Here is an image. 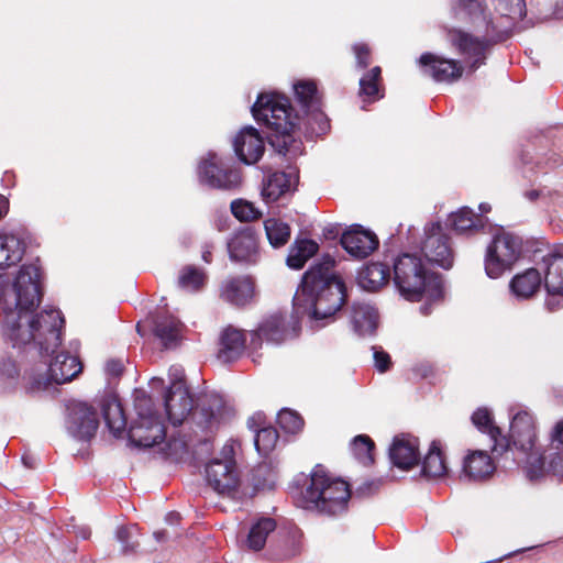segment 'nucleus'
Masks as SVG:
<instances>
[{
    "label": "nucleus",
    "instance_id": "obj_1",
    "mask_svg": "<svg viewBox=\"0 0 563 563\" xmlns=\"http://www.w3.org/2000/svg\"><path fill=\"white\" fill-rule=\"evenodd\" d=\"M41 297L40 268L23 265L11 289L0 299V325L14 346L34 343L41 355H51L60 345L64 318L53 308L34 314Z\"/></svg>",
    "mask_w": 563,
    "mask_h": 563
},
{
    "label": "nucleus",
    "instance_id": "obj_2",
    "mask_svg": "<svg viewBox=\"0 0 563 563\" xmlns=\"http://www.w3.org/2000/svg\"><path fill=\"white\" fill-rule=\"evenodd\" d=\"M335 261L325 255L302 276L294 296L297 316H308L314 321L332 318L345 301L343 282L334 274Z\"/></svg>",
    "mask_w": 563,
    "mask_h": 563
},
{
    "label": "nucleus",
    "instance_id": "obj_3",
    "mask_svg": "<svg viewBox=\"0 0 563 563\" xmlns=\"http://www.w3.org/2000/svg\"><path fill=\"white\" fill-rule=\"evenodd\" d=\"M496 10L500 18L494 21L486 14L483 0H450V15L453 20L483 27L485 37L503 40L510 30L512 21L526 15V0H496Z\"/></svg>",
    "mask_w": 563,
    "mask_h": 563
},
{
    "label": "nucleus",
    "instance_id": "obj_4",
    "mask_svg": "<svg viewBox=\"0 0 563 563\" xmlns=\"http://www.w3.org/2000/svg\"><path fill=\"white\" fill-rule=\"evenodd\" d=\"M394 282L400 295L410 301L426 299L421 312L430 313L429 302L442 298L443 289L440 276L433 273L423 260L415 254L404 253L394 263Z\"/></svg>",
    "mask_w": 563,
    "mask_h": 563
},
{
    "label": "nucleus",
    "instance_id": "obj_5",
    "mask_svg": "<svg viewBox=\"0 0 563 563\" xmlns=\"http://www.w3.org/2000/svg\"><path fill=\"white\" fill-rule=\"evenodd\" d=\"M350 499L349 483L317 466L311 472L310 483L301 493L298 505L324 516L336 517L346 512Z\"/></svg>",
    "mask_w": 563,
    "mask_h": 563
},
{
    "label": "nucleus",
    "instance_id": "obj_6",
    "mask_svg": "<svg viewBox=\"0 0 563 563\" xmlns=\"http://www.w3.org/2000/svg\"><path fill=\"white\" fill-rule=\"evenodd\" d=\"M504 439L505 441L499 445L501 451H507L511 442L516 450L526 455L525 470L530 481H539L547 474L544 456L536 446L534 420L529 412L521 411L514 416L510 422L509 440Z\"/></svg>",
    "mask_w": 563,
    "mask_h": 563
},
{
    "label": "nucleus",
    "instance_id": "obj_7",
    "mask_svg": "<svg viewBox=\"0 0 563 563\" xmlns=\"http://www.w3.org/2000/svg\"><path fill=\"white\" fill-rule=\"evenodd\" d=\"M290 110L288 98L276 92L261 93L252 107L254 119L265 124L276 136L284 137V144L290 137L297 121Z\"/></svg>",
    "mask_w": 563,
    "mask_h": 563
},
{
    "label": "nucleus",
    "instance_id": "obj_8",
    "mask_svg": "<svg viewBox=\"0 0 563 563\" xmlns=\"http://www.w3.org/2000/svg\"><path fill=\"white\" fill-rule=\"evenodd\" d=\"M137 417L129 429V439L140 448H152L161 443L166 435L161 415L154 409L152 399L142 394L135 398Z\"/></svg>",
    "mask_w": 563,
    "mask_h": 563
},
{
    "label": "nucleus",
    "instance_id": "obj_9",
    "mask_svg": "<svg viewBox=\"0 0 563 563\" xmlns=\"http://www.w3.org/2000/svg\"><path fill=\"white\" fill-rule=\"evenodd\" d=\"M521 240L504 230L498 231L487 247L485 271L492 278L511 268L521 254Z\"/></svg>",
    "mask_w": 563,
    "mask_h": 563
},
{
    "label": "nucleus",
    "instance_id": "obj_10",
    "mask_svg": "<svg viewBox=\"0 0 563 563\" xmlns=\"http://www.w3.org/2000/svg\"><path fill=\"white\" fill-rule=\"evenodd\" d=\"M223 459H213L206 467L208 484L219 494L231 496L239 486L234 451L231 444L222 449Z\"/></svg>",
    "mask_w": 563,
    "mask_h": 563
},
{
    "label": "nucleus",
    "instance_id": "obj_11",
    "mask_svg": "<svg viewBox=\"0 0 563 563\" xmlns=\"http://www.w3.org/2000/svg\"><path fill=\"white\" fill-rule=\"evenodd\" d=\"M81 363L78 357L67 353H58L49 363L44 375H36L31 378L30 389L32 391L44 390L52 384L62 385L74 379L81 372Z\"/></svg>",
    "mask_w": 563,
    "mask_h": 563
},
{
    "label": "nucleus",
    "instance_id": "obj_12",
    "mask_svg": "<svg viewBox=\"0 0 563 563\" xmlns=\"http://www.w3.org/2000/svg\"><path fill=\"white\" fill-rule=\"evenodd\" d=\"M420 250L429 263L444 269L452 267L454 260L453 250L450 245L449 236L443 232V228L439 222L429 223L424 227Z\"/></svg>",
    "mask_w": 563,
    "mask_h": 563
},
{
    "label": "nucleus",
    "instance_id": "obj_13",
    "mask_svg": "<svg viewBox=\"0 0 563 563\" xmlns=\"http://www.w3.org/2000/svg\"><path fill=\"white\" fill-rule=\"evenodd\" d=\"M198 177L201 184L211 188L233 189L241 184L239 170L227 167L222 158L212 152L200 161Z\"/></svg>",
    "mask_w": 563,
    "mask_h": 563
},
{
    "label": "nucleus",
    "instance_id": "obj_14",
    "mask_svg": "<svg viewBox=\"0 0 563 563\" xmlns=\"http://www.w3.org/2000/svg\"><path fill=\"white\" fill-rule=\"evenodd\" d=\"M298 317H287L282 313H274L262 321L257 330L252 334L251 343L260 345L263 340L267 343L280 344L289 338H294L299 331Z\"/></svg>",
    "mask_w": 563,
    "mask_h": 563
},
{
    "label": "nucleus",
    "instance_id": "obj_15",
    "mask_svg": "<svg viewBox=\"0 0 563 563\" xmlns=\"http://www.w3.org/2000/svg\"><path fill=\"white\" fill-rule=\"evenodd\" d=\"M66 428L69 434L78 440L91 439L98 428V413L86 402L73 401L68 405Z\"/></svg>",
    "mask_w": 563,
    "mask_h": 563
},
{
    "label": "nucleus",
    "instance_id": "obj_16",
    "mask_svg": "<svg viewBox=\"0 0 563 563\" xmlns=\"http://www.w3.org/2000/svg\"><path fill=\"white\" fill-rule=\"evenodd\" d=\"M233 416V408L222 397L211 395L199 409L194 411L192 419L202 431L213 432Z\"/></svg>",
    "mask_w": 563,
    "mask_h": 563
},
{
    "label": "nucleus",
    "instance_id": "obj_17",
    "mask_svg": "<svg viewBox=\"0 0 563 563\" xmlns=\"http://www.w3.org/2000/svg\"><path fill=\"white\" fill-rule=\"evenodd\" d=\"M192 397L185 383L172 382L165 396V412L173 426L181 424L192 410Z\"/></svg>",
    "mask_w": 563,
    "mask_h": 563
},
{
    "label": "nucleus",
    "instance_id": "obj_18",
    "mask_svg": "<svg viewBox=\"0 0 563 563\" xmlns=\"http://www.w3.org/2000/svg\"><path fill=\"white\" fill-rule=\"evenodd\" d=\"M295 98L301 110L320 124V132L328 129V120L321 111V97L312 80H299L294 84Z\"/></svg>",
    "mask_w": 563,
    "mask_h": 563
},
{
    "label": "nucleus",
    "instance_id": "obj_19",
    "mask_svg": "<svg viewBox=\"0 0 563 563\" xmlns=\"http://www.w3.org/2000/svg\"><path fill=\"white\" fill-rule=\"evenodd\" d=\"M341 245L354 258L362 260L369 256L379 244L377 235L364 229L362 225L354 224L341 236Z\"/></svg>",
    "mask_w": 563,
    "mask_h": 563
},
{
    "label": "nucleus",
    "instance_id": "obj_20",
    "mask_svg": "<svg viewBox=\"0 0 563 563\" xmlns=\"http://www.w3.org/2000/svg\"><path fill=\"white\" fill-rule=\"evenodd\" d=\"M448 40L465 59L472 60L473 70L483 64L488 47L487 40H481L457 29L448 31Z\"/></svg>",
    "mask_w": 563,
    "mask_h": 563
},
{
    "label": "nucleus",
    "instance_id": "obj_21",
    "mask_svg": "<svg viewBox=\"0 0 563 563\" xmlns=\"http://www.w3.org/2000/svg\"><path fill=\"white\" fill-rule=\"evenodd\" d=\"M423 73L438 82H453L463 73L462 66L453 59L442 58L431 53H424L419 58Z\"/></svg>",
    "mask_w": 563,
    "mask_h": 563
},
{
    "label": "nucleus",
    "instance_id": "obj_22",
    "mask_svg": "<svg viewBox=\"0 0 563 563\" xmlns=\"http://www.w3.org/2000/svg\"><path fill=\"white\" fill-rule=\"evenodd\" d=\"M234 151L241 162L251 165L256 163L264 153V141L253 126L240 131L233 142Z\"/></svg>",
    "mask_w": 563,
    "mask_h": 563
},
{
    "label": "nucleus",
    "instance_id": "obj_23",
    "mask_svg": "<svg viewBox=\"0 0 563 563\" xmlns=\"http://www.w3.org/2000/svg\"><path fill=\"white\" fill-rule=\"evenodd\" d=\"M230 258L235 262L255 263L257 241L251 230L240 231L228 243Z\"/></svg>",
    "mask_w": 563,
    "mask_h": 563
},
{
    "label": "nucleus",
    "instance_id": "obj_24",
    "mask_svg": "<svg viewBox=\"0 0 563 563\" xmlns=\"http://www.w3.org/2000/svg\"><path fill=\"white\" fill-rule=\"evenodd\" d=\"M544 286L550 294L563 295V254L553 251L542 257Z\"/></svg>",
    "mask_w": 563,
    "mask_h": 563
},
{
    "label": "nucleus",
    "instance_id": "obj_25",
    "mask_svg": "<svg viewBox=\"0 0 563 563\" xmlns=\"http://www.w3.org/2000/svg\"><path fill=\"white\" fill-rule=\"evenodd\" d=\"M264 416L255 413L247 420V426L255 432L254 444L260 455H268L276 446L278 432L273 427H264Z\"/></svg>",
    "mask_w": 563,
    "mask_h": 563
},
{
    "label": "nucleus",
    "instance_id": "obj_26",
    "mask_svg": "<svg viewBox=\"0 0 563 563\" xmlns=\"http://www.w3.org/2000/svg\"><path fill=\"white\" fill-rule=\"evenodd\" d=\"M389 457L393 464L401 470H410L419 459L418 443L413 438H395L390 449Z\"/></svg>",
    "mask_w": 563,
    "mask_h": 563
},
{
    "label": "nucleus",
    "instance_id": "obj_27",
    "mask_svg": "<svg viewBox=\"0 0 563 563\" xmlns=\"http://www.w3.org/2000/svg\"><path fill=\"white\" fill-rule=\"evenodd\" d=\"M495 471L494 462L486 451H472L463 460L462 473L473 481L487 478Z\"/></svg>",
    "mask_w": 563,
    "mask_h": 563
},
{
    "label": "nucleus",
    "instance_id": "obj_28",
    "mask_svg": "<svg viewBox=\"0 0 563 563\" xmlns=\"http://www.w3.org/2000/svg\"><path fill=\"white\" fill-rule=\"evenodd\" d=\"M245 341L241 330L228 327L220 335L218 358L223 363L238 358L244 351Z\"/></svg>",
    "mask_w": 563,
    "mask_h": 563
},
{
    "label": "nucleus",
    "instance_id": "obj_29",
    "mask_svg": "<svg viewBox=\"0 0 563 563\" xmlns=\"http://www.w3.org/2000/svg\"><path fill=\"white\" fill-rule=\"evenodd\" d=\"M296 184V176L291 173L276 172L269 175L262 188V197L266 203L277 201L283 195L290 191Z\"/></svg>",
    "mask_w": 563,
    "mask_h": 563
},
{
    "label": "nucleus",
    "instance_id": "obj_30",
    "mask_svg": "<svg viewBox=\"0 0 563 563\" xmlns=\"http://www.w3.org/2000/svg\"><path fill=\"white\" fill-rule=\"evenodd\" d=\"M183 328V323L173 316H159L154 321V334L166 349L177 345Z\"/></svg>",
    "mask_w": 563,
    "mask_h": 563
},
{
    "label": "nucleus",
    "instance_id": "obj_31",
    "mask_svg": "<svg viewBox=\"0 0 563 563\" xmlns=\"http://www.w3.org/2000/svg\"><path fill=\"white\" fill-rule=\"evenodd\" d=\"M389 276L390 271L386 264L372 262L358 272L357 283L363 289L375 291L388 282Z\"/></svg>",
    "mask_w": 563,
    "mask_h": 563
},
{
    "label": "nucleus",
    "instance_id": "obj_32",
    "mask_svg": "<svg viewBox=\"0 0 563 563\" xmlns=\"http://www.w3.org/2000/svg\"><path fill=\"white\" fill-rule=\"evenodd\" d=\"M352 323L360 335H371L378 323L377 310L369 303L357 302L353 305Z\"/></svg>",
    "mask_w": 563,
    "mask_h": 563
},
{
    "label": "nucleus",
    "instance_id": "obj_33",
    "mask_svg": "<svg viewBox=\"0 0 563 563\" xmlns=\"http://www.w3.org/2000/svg\"><path fill=\"white\" fill-rule=\"evenodd\" d=\"M103 419L110 432L119 438L126 427V419L122 406L117 397L107 396L101 401Z\"/></svg>",
    "mask_w": 563,
    "mask_h": 563
},
{
    "label": "nucleus",
    "instance_id": "obj_34",
    "mask_svg": "<svg viewBox=\"0 0 563 563\" xmlns=\"http://www.w3.org/2000/svg\"><path fill=\"white\" fill-rule=\"evenodd\" d=\"M542 284V276L538 268H528L516 275L510 282L512 294L520 299L532 297Z\"/></svg>",
    "mask_w": 563,
    "mask_h": 563
},
{
    "label": "nucleus",
    "instance_id": "obj_35",
    "mask_svg": "<svg viewBox=\"0 0 563 563\" xmlns=\"http://www.w3.org/2000/svg\"><path fill=\"white\" fill-rule=\"evenodd\" d=\"M253 283L247 277L232 278L224 283L221 296L224 300L243 306L250 301L253 296Z\"/></svg>",
    "mask_w": 563,
    "mask_h": 563
},
{
    "label": "nucleus",
    "instance_id": "obj_36",
    "mask_svg": "<svg viewBox=\"0 0 563 563\" xmlns=\"http://www.w3.org/2000/svg\"><path fill=\"white\" fill-rule=\"evenodd\" d=\"M25 245L21 238L13 233H0V268L16 264L22 260Z\"/></svg>",
    "mask_w": 563,
    "mask_h": 563
},
{
    "label": "nucleus",
    "instance_id": "obj_37",
    "mask_svg": "<svg viewBox=\"0 0 563 563\" xmlns=\"http://www.w3.org/2000/svg\"><path fill=\"white\" fill-rule=\"evenodd\" d=\"M276 529V521L273 518L262 517L250 528L244 540L247 550L257 552L264 549L268 536Z\"/></svg>",
    "mask_w": 563,
    "mask_h": 563
},
{
    "label": "nucleus",
    "instance_id": "obj_38",
    "mask_svg": "<svg viewBox=\"0 0 563 563\" xmlns=\"http://www.w3.org/2000/svg\"><path fill=\"white\" fill-rule=\"evenodd\" d=\"M318 244L312 240H297L289 249L286 263L292 269H301L306 262L318 252Z\"/></svg>",
    "mask_w": 563,
    "mask_h": 563
},
{
    "label": "nucleus",
    "instance_id": "obj_39",
    "mask_svg": "<svg viewBox=\"0 0 563 563\" xmlns=\"http://www.w3.org/2000/svg\"><path fill=\"white\" fill-rule=\"evenodd\" d=\"M472 421L479 431L489 435L494 442L493 449L497 452L498 445L505 439L500 437V429L494 424L490 412L486 408H479L473 413Z\"/></svg>",
    "mask_w": 563,
    "mask_h": 563
},
{
    "label": "nucleus",
    "instance_id": "obj_40",
    "mask_svg": "<svg viewBox=\"0 0 563 563\" xmlns=\"http://www.w3.org/2000/svg\"><path fill=\"white\" fill-rule=\"evenodd\" d=\"M446 465L440 446L432 442L428 454L423 459L422 473L428 477H441L446 474Z\"/></svg>",
    "mask_w": 563,
    "mask_h": 563
},
{
    "label": "nucleus",
    "instance_id": "obj_41",
    "mask_svg": "<svg viewBox=\"0 0 563 563\" xmlns=\"http://www.w3.org/2000/svg\"><path fill=\"white\" fill-rule=\"evenodd\" d=\"M267 239L273 247L285 245L290 238V228L278 219H267L264 222Z\"/></svg>",
    "mask_w": 563,
    "mask_h": 563
},
{
    "label": "nucleus",
    "instance_id": "obj_42",
    "mask_svg": "<svg viewBox=\"0 0 563 563\" xmlns=\"http://www.w3.org/2000/svg\"><path fill=\"white\" fill-rule=\"evenodd\" d=\"M205 280V273L191 265L184 267L178 276V285L186 291H198L203 287Z\"/></svg>",
    "mask_w": 563,
    "mask_h": 563
},
{
    "label": "nucleus",
    "instance_id": "obj_43",
    "mask_svg": "<svg viewBox=\"0 0 563 563\" xmlns=\"http://www.w3.org/2000/svg\"><path fill=\"white\" fill-rule=\"evenodd\" d=\"M351 450L354 457L363 465L373 463L374 442L367 435L361 434L353 439Z\"/></svg>",
    "mask_w": 563,
    "mask_h": 563
},
{
    "label": "nucleus",
    "instance_id": "obj_44",
    "mask_svg": "<svg viewBox=\"0 0 563 563\" xmlns=\"http://www.w3.org/2000/svg\"><path fill=\"white\" fill-rule=\"evenodd\" d=\"M231 211L238 220L244 222L254 221L262 217V211L244 199L233 200L231 202Z\"/></svg>",
    "mask_w": 563,
    "mask_h": 563
},
{
    "label": "nucleus",
    "instance_id": "obj_45",
    "mask_svg": "<svg viewBox=\"0 0 563 563\" xmlns=\"http://www.w3.org/2000/svg\"><path fill=\"white\" fill-rule=\"evenodd\" d=\"M478 217L467 207L451 214V224L456 232L463 233L476 227Z\"/></svg>",
    "mask_w": 563,
    "mask_h": 563
},
{
    "label": "nucleus",
    "instance_id": "obj_46",
    "mask_svg": "<svg viewBox=\"0 0 563 563\" xmlns=\"http://www.w3.org/2000/svg\"><path fill=\"white\" fill-rule=\"evenodd\" d=\"M277 422L287 433H297L303 427L302 418L290 409H282L278 412Z\"/></svg>",
    "mask_w": 563,
    "mask_h": 563
},
{
    "label": "nucleus",
    "instance_id": "obj_47",
    "mask_svg": "<svg viewBox=\"0 0 563 563\" xmlns=\"http://www.w3.org/2000/svg\"><path fill=\"white\" fill-rule=\"evenodd\" d=\"M380 67L375 66L369 73L360 79L361 96L375 97L378 95V80L380 78Z\"/></svg>",
    "mask_w": 563,
    "mask_h": 563
},
{
    "label": "nucleus",
    "instance_id": "obj_48",
    "mask_svg": "<svg viewBox=\"0 0 563 563\" xmlns=\"http://www.w3.org/2000/svg\"><path fill=\"white\" fill-rule=\"evenodd\" d=\"M136 528L134 526L131 527H121L117 530V539L122 544V551L124 553H129L134 551L137 543L133 540Z\"/></svg>",
    "mask_w": 563,
    "mask_h": 563
},
{
    "label": "nucleus",
    "instance_id": "obj_49",
    "mask_svg": "<svg viewBox=\"0 0 563 563\" xmlns=\"http://www.w3.org/2000/svg\"><path fill=\"white\" fill-rule=\"evenodd\" d=\"M374 364L378 372H386L390 366V356L378 346H373Z\"/></svg>",
    "mask_w": 563,
    "mask_h": 563
},
{
    "label": "nucleus",
    "instance_id": "obj_50",
    "mask_svg": "<svg viewBox=\"0 0 563 563\" xmlns=\"http://www.w3.org/2000/svg\"><path fill=\"white\" fill-rule=\"evenodd\" d=\"M18 375L16 365L11 358L0 361V379H15Z\"/></svg>",
    "mask_w": 563,
    "mask_h": 563
},
{
    "label": "nucleus",
    "instance_id": "obj_51",
    "mask_svg": "<svg viewBox=\"0 0 563 563\" xmlns=\"http://www.w3.org/2000/svg\"><path fill=\"white\" fill-rule=\"evenodd\" d=\"M353 51L356 56V64L360 68H365L369 65V48L365 44H355Z\"/></svg>",
    "mask_w": 563,
    "mask_h": 563
},
{
    "label": "nucleus",
    "instance_id": "obj_52",
    "mask_svg": "<svg viewBox=\"0 0 563 563\" xmlns=\"http://www.w3.org/2000/svg\"><path fill=\"white\" fill-rule=\"evenodd\" d=\"M301 532L295 531L291 536V547L285 552L286 558H294L301 552Z\"/></svg>",
    "mask_w": 563,
    "mask_h": 563
},
{
    "label": "nucleus",
    "instance_id": "obj_53",
    "mask_svg": "<svg viewBox=\"0 0 563 563\" xmlns=\"http://www.w3.org/2000/svg\"><path fill=\"white\" fill-rule=\"evenodd\" d=\"M123 362L120 360H109L106 363L104 371L109 376L118 377L123 373Z\"/></svg>",
    "mask_w": 563,
    "mask_h": 563
},
{
    "label": "nucleus",
    "instance_id": "obj_54",
    "mask_svg": "<svg viewBox=\"0 0 563 563\" xmlns=\"http://www.w3.org/2000/svg\"><path fill=\"white\" fill-rule=\"evenodd\" d=\"M170 376L174 377L173 382H178L180 380L181 383H185L183 380V369L179 368V367H172L170 368Z\"/></svg>",
    "mask_w": 563,
    "mask_h": 563
},
{
    "label": "nucleus",
    "instance_id": "obj_55",
    "mask_svg": "<svg viewBox=\"0 0 563 563\" xmlns=\"http://www.w3.org/2000/svg\"><path fill=\"white\" fill-rule=\"evenodd\" d=\"M202 258L205 262L210 263L211 262V251L209 249H205L202 251Z\"/></svg>",
    "mask_w": 563,
    "mask_h": 563
},
{
    "label": "nucleus",
    "instance_id": "obj_56",
    "mask_svg": "<svg viewBox=\"0 0 563 563\" xmlns=\"http://www.w3.org/2000/svg\"><path fill=\"white\" fill-rule=\"evenodd\" d=\"M479 210L483 213L489 212L490 211V205L483 202V203L479 205Z\"/></svg>",
    "mask_w": 563,
    "mask_h": 563
},
{
    "label": "nucleus",
    "instance_id": "obj_57",
    "mask_svg": "<svg viewBox=\"0 0 563 563\" xmlns=\"http://www.w3.org/2000/svg\"><path fill=\"white\" fill-rule=\"evenodd\" d=\"M154 537L158 542H161L165 539V533L163 531H156L154 532Z\"/></svg>",
    "mask_w": 563,
    "mask_h": 563
},
{
    "label": "nucleus",
    "instance_id": "obj_58",
    "mask_svg": "<svg viewBox=\"0 0 563 563\" xmlns=\"http://www.w3.org/2000/svg\"><path fill=\"white\" fill-rule=\"evenodd\" d=\"M22 461L27 467H33L31 463H27V456H23Z\"/></svg>",
    "mask_w": 563,
    "mask_h": 563
},
{
    "label": "nucleus",
    "instance_id": "obj_59",
    "mask_svg": "<svg viewBox=\"0 0 563 563\" xmlns=\"http://www.w3.org/2000/svg\"><path fill=\"white\" fill-rule=\"evenodd\" d=\"M81 536L82 538H87L89 536V531L87 529H82Z\"/></svg>",
    "mask_w": 563,
    "mask_h": 563
},
{
    "label": "nucleus",
    "instance_id": "obj_60",
    "mask_svg": "<svg viewBox=\"0 0 563 563\" xmlns=\"http://www.w3.org/2000/svg\"><path fill=\"white\" fill-rule=\"evenodd\" d=\"M537 196H538V194H537L536 191H531V192L529 194V198H530V199H534Z\"/></svg>",
    "mask_w": 563,
    "mask_h": 563
},
{
    "label": "nucleus",
    "instance_id": "obj_61",
    "mask_svg": "<svg viewBox=\"0 0 563 563\" xmlns=\"http://www.w3.org/2000/svg\"><path fill=\"white\" fill-rule=\"evenodd\" d=\"M3 275H0V286L4 283Z\"/></svg>",
    "mask_w": 563,
    "mask_h": 563
},
{
    "label": "nucleus",
    "instance_id": "obj_62",
    "mask_svg": "<svg viewBox=\"0 0 563 563\" xmlns=\"http://www.w3.org/2000/svg\"><path fill=\"white\" fill-rule=\"evenodd\" d=\"M360 490L365 494V488L364 487H360Z\"/></svg>",
    "mask_w": 563,
    "mask_h": 563
}]
</instances>
